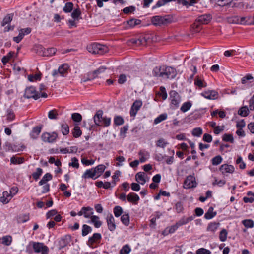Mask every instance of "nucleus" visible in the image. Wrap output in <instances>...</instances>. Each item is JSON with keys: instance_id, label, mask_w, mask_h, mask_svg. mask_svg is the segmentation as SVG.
I'll return each instance as SVG.
<instances>
[{"instance_id": "f257e3e1", "label": "nucleus", "mask_w": 254, "mask_h": 254, "mask_svg": "<svg viewBox=\"0 0 254 254\" xmlns=\"http://www.w3.org/2000/svg\"><path fill=\"white\" fill-rule=\"evenodd\" d=\"M153 76L156 77H161L163 79H173L177 74L176 69L171 66L162 65L155 66L152 70Z\"/></svg>"}, {"instance_id": "f03ea898", "label": "nucleus", "mask_w": 254, "mask_h": 254, "mask_svg": "<svg viewBox=\"0 0 254 254\" xmlns=\"http://www.w3.org/2000/svg\"><path fill=\"white\" fill-rule=\"evenodd\" d=\"M32 248L34 252L36 253H41V254H48L49 248L43 243L30 241L26 248V251L29 253H31L32 251L30 250Z\"/></svg>"}, {"instance_id": "7ed1b4c3", "label": "nucleus", "mask_w": 254, "mask_h": 254, "mask_svg": "<svg viewBox=\"0 0 254 254\" xmlns=\"http://www.w3.org/2000/svg\"><path fill=\"white\" fill-rule=\"evenodd\" d=\"M173 20V16L171 15H156L151 17V22L153 25L156 26H162L171 23Z\"/></svg>"}, {"instance_id": "20e7f679", "label": "nucleus", "mask_w": 254, "mask_h": 254, "mask_svg": "<svg viewBox=\"0 0 254 254\" xmlns=\"http://www.w3.org/2000/svg\"><path fill=\"white\" fill-rule=\"evenodd\" d=\"M24 96L27 99L33 98L34 100H37L40 97H47V94L45 92L39 93L35 87L30 86L25 89Z\"/></svg>"}, {"instance_id": "39448f33", "label": "nucleus", "mask_w": 254, "mask_h": 254, "mask_svg": "<svg viewBox=\"0 0 254 254\" xmlns=\"http://www.w3.org/2000/svg\"><path fill=\"white\" fill-rule=\"evenodd\" d=\"M88 51L92 54L103 55L109 51L108 47L103 44L94 43L87 47Z\"/></svg>"}, {"instance_id": "423d86ee", "label": "nucleus", "mask_w": 254, "mask_h": 254, "mask_svg": "<svg viewBox=\"0 0 254 254\" xmlns=\"http://www.w3.org/2000/svg\"><path fill=\"white\" fill-rule=\"evenodd\" d=\"M170 108L175 110L179 108L181 102V97L175 90H171L169 93Z\"/></svg>"}, {"instance_id": "0eeeda50", "label": "nucleus", "mask_w": 254, "mask_h": 254, "mask_svg": "<svg viewBox=\"0 0 254 254\" xmlns=\"http://www.w3.org/2000/svg\"><path fill=\"white\" fill-rule=\"evenodd\" d=\"M34 49L38 55L43 57H51L55 55L57 52V49L55 48H45L41 45L35 46Z\"/></svg>"}, {"instance_id": "6e6552de", "label": "nucleus", "mask_w": 254, "mask_h": 254, "mask_svg": "<svg viewBox=\"0 0 254 254\" xmlns=\"http://www.w3.org/2000/svg\"><path fill=\"white\" fill-rule=\"evenodd\" d=\"M94 121L98 126L108 127L111 124V118L103 116V112H100L94 115Z\"/></svg>"}, {"instance_id": "1a4fd4ad", "label": "nucleus", "mask_w": 254, "mask_h": 254, "mask_svg": "<svg viewBox=\"0 0 254 254\" xmlns=\"http://www.w3.org/2000/svg\"><path fill=\"white\" fill-rule=\"evenodd\" d=\"M69 66L67 64H64L60 65L58 69H55L52 71V75L57 77L60 75L61 76H65L68 73Z\"/></svg>"}, {"instance_id": "9d476101", "label": "nucleus", "mask_w": 254, "mask_h": 254, "mask_svg": "<svg viewBox=\"0 0 254 254\" xmlns=\"http://www.w3.org/2000/svg\"><path fill=\"white\" fill-rule=\"evenodd\" d=\"M102 236L100 233H94L87 241V245L91 248H95L100 243Z\"/></svg>"}, {"instance_id": "9b49d317", "label": "nucleus", "mask_w": 254, "mask_h": 254, "mask_svg": "<svg viewBox=\"0 0 254 254\" xmlns=\"http://www.w3.org/2000/svg\"><path fill=\"white\" fill-rule=\"evenodd\" d=\"M141 21L140 19L132 18L123 22L122 25L125 29H129L134 28L135 26L140 24Z\"/></svg>"}, {"instance_id": "f8f14e48", "label": "nucleus", "mask_w": 254, "mask_h": 254, "mask_svg": "<svg viewBox=\"0 0 254 254\" xmlns=\"http://www.w3.org/2000/svg\"><path fill=\"white\" fill-rule=\"evenodd\" d=\"M196 185L195 177L192 175H189L186 178L183 187L185 189H190L196 187Z\"/></svg>"}, {"instance_id": "ddd939ff", "label": "nucleus", "mask_w": 254, "mask_h": 254, "mask_svg": "<svg viewBox=\"0 0 254 254\" xmlns=\"http://www.w3.org/2000/svg\"><path fill=\"white\" fill-rule=\"evenodd\" d=\"M58 136L57 133L53 132L52 133L45 132L42 135V139L44 142L53 143L55 141Z\"/></svg>"}, {"instance_id": "4468645a", "label": "nucleus", "mask_w": 254, "mask_h": 254, "mask_svg": "<svg viewBox=\"0 0 254 254\" xmlns=\"http://www.w3.org/2000/svg\"><path fill=\"white\" fill-rule=\"evenodd\" d=\"M254 110V94L248 101V105H244L239 109V112H248Z\"/></svg>"}, {"instance_id": "2eb2a0df", "label": "nucleus", "mask_w": 254, "mask_h": 254, "mask_svg": "<svg viewBox=\"0 0 254 254\" xmlns=\"http://www.w3.org/2000/svg\"><path fill=\"white\" fill-rule=\"evenodd\" d=\"M212 15L210 14H204L199 16L196 19V22L200 24H207L212 19Z\"/></svg>"}, {"instance_id": "dca6fc26", "label": "nucleus", "mask_w": 254, "mask_h": 254, "mask_svg": "<svg viewBox=\"0 0 254 254\" xmlns=\"http://www.w3.org/2000/svg\"><path fill=\"white\" fill-rule=\"evenodd\" d=\"M106 222L108 229L111 232L114 231L116 228V225L115 222V219L112 214H110L107 215L106 217Z\"/></svg>"}, {"instance_id": "f3484780", "label": "nucleus", "mask_w": 254, "mask_h": 254, "mask_svg": "<svg viewBox=\"0 0 254 254\" xmlns=\"http://www.w3.org/2000/svg\"><path fill=\"white\" fill-rule=\"evenodd\" d=\"M201 95L206 99H215L218 97V93L215 90L205 91L201 93Z\"/></svg>"}, {"instance_id": "a211bd4d", "label": "nucleus", "mask_w": 254, "mask_h": 254, "mask_svg": "<svg viewBox=\"0 0 254 254\" xmlns=\"http://www.w3.org/2000/svg\"><path fill=\"white\" fill-rule=\"evenodd\" d=\"M127 198L129 202L134 205L137 204L140 199L139 196L134 192H130L127 195Z\"/></svg>"}, {"instance_id": "6ab92c4d", "label": "nucleus", "mask_w": 254, "mask_h": 254, "mask_svg": "<svg viewBox=\"0 0 254 254\" xmlns=\"http://www.w3.org/2000/svg\"><path fill=\"white\" fill-rule=\"evenodd\" d=\"M83 179H88L91 178L93 180H95L98 177L96 176L93 168L91 169H87L85 171L84 174L82 176Z\"/></svg>"}, {"instance_id": "aec40b11", "label": "nucleus", "mask_w": 254, "mask_h": 254, "mask_svg": "<svg viewBox=\"0 0 254 254\" xmlns=\"http://www.w3.org/2000/svg\"><path fill=\"white\" fill-rule=\"evenodd\" d=\"M219 169L223 174L226 173H232L234 172L235 170L234 167L232 165L226 164L222 165Z\"/></svg>"}, {"instance_id": "412c9836", "label": "nucleus", "mask_w": 254, "mask_h": 254, "mask_svg": "<svg viewBox=\"0 0 254 254\" xmlns=\"http://www.w3.org/2000/svg\"><path fill=\"white\" fill-rule=\"evenodd\" d=\"M182 225L181 224V221L176 223L175 225L167 227L164 231L163 234L167 235L174 233L178 228V227Z\"/></svg>"}, {"instance_id": "4be33fe9", "label": "nucleus", "mask_w": 254, "mask_h": 254, "mask_svg": "<svg viewBox=\"0 0 254 254\" xmlns=\"http://www.w3.org/2000/svg\"><path fill=\"white\" fill-rule=\"evenodd\" d=\"M71 241V237L70 235H66L62 238L59 242L60 246L61 248L65 247L70 245Z\"/></svg>"}, {"instance_id": "5701e85b", "label": "nucleus", "mask_w": 254, "mask_h": 254, "mask_svg": "<svg viewBox=\"0 0 254 254\" xmlns=\"http://www.w3.org/2000/svg\"><path fill=\"white\" fill-rule=\"evenodd\" d=\"M72 11L71 16L72 19L77 20V21H79V19H82V12L78 5H77V7L73 9Z\"/></svg>"}, {"instance_id": "b1692460", "label": "nucleus", "mask_w": 254, "mask_h": 254, "mask_svg": "<svg viewBox=\"0 0 254 254\" xmlns=\"http://www.w3.org/2000/svg\"><path fill=\"white\" fill-rule=\"evenodd\" d=\"M146 176L147 175L145 173L140 172L136 174L135 180L137 182H138L140 184L144 185L146 182V180L145 179Z\"/></svg>"}, {"instance_id": "393cba45", "label": "nucleus", "mask_w": 254, "mask_h": 254, "mask_svg": "<svg viewBox=\"0 0 254 254\" xmlns=\"http://www.w3.org/2000/svg\"><path fill=\"white\" fill-rule=\"evenodd\" d=\"M139 161L141 163L145 162L149 157V153L145 150H141L139 153Z\"/></svg>"}, {"instance_id": "a878e982", "label": "nucleus", "mask_w": 254, "mask_h": 254, "mask_svg": "<svg viewBox=\"0 0 254 254\" xmlns=\"http://www.w3.org/2000/svg\"><path fill=\"white\" fill-rule=\"evenodd\" d=\"M131 43L136 46L145 45L147 43L146 39L143 37H140L138 39L133 38L131 40Z\"/></svg>"}, {"instance_id": "bb28decb", "label": "nucleus", "mask_w": 254, "mask_h": 254, "mask_svg": "<svg viewBox=\"0 0 254 254\" xmlns=\"http://www.w3.org/2000/svg\"><path fill=\"white\" fill-rule=\"evenodd\" d=\"M12 198L11 195L6 191L2 193V196L0 197V201L3 204L8 203Z\"/></svg>"}, {"instance_id": "cd10ccee", "label": "nucleus", "mask_w": 254, "mask_h": 254, "mask_svg": "<svg viewBox=\"0 0 254 254\" xmlns=\"http://www.w3.org/2000/svg\"><path fill=\"white\" fill-rule=\"evenodd\" d=\"M106 168V167L103 164H100L97 166L96 167L93 168L98 178L102 175V174L104 172Z\"/></svg>"}, {"instance_id": "c85d7f7f", "label": "nucleus", "mask_w": 254, "mask_h": 254, "mask_svg": "<svg viewBox=\"0 0 254 254\" xmlns=\"http://www.w3.org/2000/svg\"><path fill=\"white\" fill-rule=\"evenodd\" d=\"M41 129L42 127L39 126L33 127L30 134L31 137L33 139L37 138L41 131Z\"/></svg>"}, {"instance_id": "c756f323", "label": "nucleus", "mask_w": 254, "mask_h": 254, "mask_svg": "<svg viewBox=\"0 0 254 254\" xmlns=\"http://www.w3.org/2000/svg\"><path fill=\"white\" fill-rule=\"evenodd\" d=\"M156 96L165 100L167 98V93L166 88L164 86H161L159 88V91L156 93Z\"/></svg>"}, {"instance_id": "7c9ffc66", "label": "nucleus", "mask_w": 254, "mask_h": 254, "mask_svg": "<svg viewBox=\"0 0 254 254\" xmlns=\"http://www.w3.org/2000/svg\"><path fill=\"white\" fill-rule=\"evenodd\" d=\"M13 17V14H7L3 18L1 22V26L2 27L5 26L6 24H9L12 21Z\"/></svg>"}, {"instance_id": "2f4dec72", "label": "nucleus", "mask_w": 254, "mask_h": 254, "mask_svg": "<svg viewBox=\"0 0 254 254\" xmlns=\"http://www.w3.org/2000/svg\"><path fill=\"white\" fill-rule=\"evenodd\" d=\"M82 210L84 212V217L86 218H90L93 216V208L90 207H83Z\"/></svg>"}, {"instance_id": "473e14b6", "label": "nucleus", "mask_w": 254, "mask_h": 254, "mask_svg": "<svg viewBox=\"0 0 254 254\" xmlns=\"http://www.w3.org/2000/svg\"><path fill=\"white\" fill-rule=\"evenodd\" d=\"M91 221L93 223L96 228H99L102 225V222L100 220L99 217L96 215H93L91 217Z\"/></svg>"}, {"instance_id": "72a5a7b5", "label": "nucleus", "mask_w": 254, "mask_h": 254, "mask_svg": "<svg viewBox=\"0 0 254 254\" xmlns=\"http://www.w3.org/2000/svg\"><path fill=\"white\" fill-rule=\"evenodd\" d=\"M213 208L210 207L209 208L207 212L204 215V218L206 219H211L216 215V212L213 211Z\"/></svg>"}, {"instance_id": "f704fd0d", "label": "nucleus", "mask_w": 254, "mask_h": 254, "mask_svg": "<svg viewBox=\"0 0 254 254\" xmlns=\"http://www.w3.org/2000/svg\"><path fill=\"white\" fill-rule=\"evenodd\" d=\"M142 105V102L141 100H136L132 105L130 111H138Z\"/></svg>"}, {"instance_id": "c9c22d12", "label": "nucleus", "mask_w": 254, "mask_h": 254, "mask_svg": "<svg viewBox=\"0 0 254 254\" xmlns=\"http://www.w3.org/2000/svg\"><path fill=\"white\" fill-rule=\"evenodd\" d=\"M219 225V223H217L215 222H211L208 225V227L207 228V231L214 232L218 229Z\"/></svg>"}, {"instance_id": "e433bc0d", "label": "nucleus", "mask_w": 254, "mask_h": 254, "mask_svg": "<svg viewBox=\"0 0 254 254\" xmlns=\"http://www.w3.org/2000/svg\"><path fill=\"white\" fill-rule=\"evenodd\" d=\"M52 179V175L49 173L44 175L42 179L39 181V185L41 186L45 184L47 182Z\"/></svg>"}, {"instance_id": "4c0bfd02", "label": "nucleus", "mask_w": 254, "mask_h": 254, "mask_svg": "<svg viewBox=\"0 0 254 254\" xmlns=\"http://www.w3.org/2000/svg\"><path fill=\"white\" fill-rule=\"evenodd\" d=\"M96 77L94 75L93 71L89 72L87 73L86 75H84L83 77L82 78V80L83 82H86L88 81H91L94 79H95Z\"/></svg>"}, {"instance_id": "58836bf2", "label": "nucleus", "mask_w": 254, "mask_h": 254, "mask_svg": "<svg viewBox=\"0 0 254 254\" xmlns=\"http://www.w3.org/2000/svg\"><path fill=\"white\" fill-rule=\"evenodd\" d=\"M73 3L71 2H68L65 4L64 6L63 7V11L66 13L72 12L73 9Z\"/></svg>"}, {"instance_id": "ea45409f", "label": "nucleus", "mask_w": 254, "mask_h": 254, "mask_svg": "<svg viewBox=\"0 0 254 254\" xmlns=\"http://www.w3.org/2000/svg\"><path fill=\"white\" fill-rule=\"evenodd\" d=\"M194 84L200 88L205 87L207 86V83L198 76L194 80Z\"/></svg>"}, {"instance_id": "a19ab883", "label": "nucleus", "mask_w": 254, "mask_h": 254, "mask_svg": "<svg viewBox=\"0 0 254 254\" xmlns=\"http://www.w3.org/2000/svg\"><path fill=\"white\" fill-rule=\"evenodd\" d=\"M121 221L122 223L126 226L129 224V216L128 213H125L121 216Z\"/></svg>"}, {"instance_id": "79ce46f5", "label": "nucleus", "mask_w": 254, "mask_h": 254, "mask_svg": "<svg viewBox=\"0 0 254 254\" xmlns=\"http://www.w3.org/2000/svg\"><path fill=\"white\" fill-rule=\"evenodd\" d=\"M136 10V7L134 6L131 5L128 7H126L122 9L123 12L125 14H130L134 13V12Z\"/></svg>"}, {"instance_id": "37998d69", "label": "nucleus", "mask_w": 254, "mask_h": 254, "mask_svg": "<svg viewBox=\"0 0 254 254\" xmlns=\"http://www.w3.org/2000/svg\"><path fill=\"white\" fill-rule=\"evenodd\" d=\"M192 102L188 101L184 103L180 107V111H188L192 106Z\"/></svg>"}, {"instance_id": "c03bdc74", "label": "nucleus", "mask_w": 254, "mask_h": 254, "mask_svg": "<svg viewBox=\"0 0 254 254\" xmlns=\"http://www.w3.org/2000/svg\"><path fill=\"white\" fill-rule=\"evenodd\" d=\"M42 74L39 72L34 75L31 74L28 76V79L29 81L33 82L34 81L40 80L42 78Z\"/></svg>"}, {"instance_id": "a18cd8bd", "label": "nucleus", "mask_w": 254, "mask_h": 254, "mask_svg": "<svg viewBox=\"0 0 254 254\" xmlns=\"http://www.w3.org/2000/svg\"><path fill=\"white\" fill-rule=\"evenodd\" d=\"M242 223L247 228H252L254 226V222L252 219H245L242 221Z\"/></svg>"}, {"instance_id": "49530a36", "label": "nucleus", "mask_w": 254, "mask_h": 254, "mask_svg": "<svg viewBox=\"0 0 254 254\" xmlns=\"http://www.w3.org/2000/svg\"><path fill=\"white\" fill-rule=\"evenodd\" d=\"M72 133L73 137L75 138H78L80 137L82 134V131L80 128V127L78 126L74 127L73 130L72 131Z\"/></svg>"}, {"instance_id": "de8ad7c7", "label": "nucleus", "mask_w": 254, "mask_h": 254, "mask_svg": "<svg viewBox=\"0 0 254 254\" xmlns=\"http://www.w3.org/2000/svg\"><path fill=\"white\" fill-rule=\"evenodd\" d=\"M160 215H159V214H156L155 215H152L151 216V218L150 220V223L149 224L150 227H151L152 228H155V226H156V220L159 219L160 218Z\"/></svg>"}, {"instance_id": "09e8293b", "label": "nucleus", "mask_w": 254, "mask_h": 254, "mask_svg": "<svg viewBox=\"0 0 254 254\" xmlns=\"http://www.w3.org/2000/svg\"><path fill=\"white\" fill-rule=\"evenodd\" d=\"M113 213L116 217H119L123 214V210L121 206H116L113 208Z\"/></svg>"}, {"instance_id": "8fccbe9b", "label": "nucleus", "mask_w": 254, "mask_h": 254, "mask_svg": "<svg viewBox=\"0 0 254 254\" xmlns=\"http://www.w3.org/2000/svg\"><path fill=\"white\" fill-rule=\"evenodd\" d=\"M92 228L90 226L84 224L82 227V235L83 236H86L92 231Z\"/></svg>"}, {"instance_id": "3c124183", "label": "nucleus", "mask_w": 254, "mask_h": 254, "mask_svg": "<svg viewBox=\"0 0 254 254\" xmlns=\"http://www.w3.org/2000/svg\"><path fill=\"white\" fill-rule=\"evenodd\" d=\"M25 159L22 157H15L13 156L10 159L11 163L14 164H20L24 163Z\"/></svg>"}, {"instance_id": "603ef678", "label": "nucleus", "mask_w": 254, "mask_h": 254, "mask_svg": "<svg viewBox=\"0 0 254 254\" xmlns=\"http://www.w3.org/2000/svg\"><path fill=\"white\" fill-rule=\"evenodd\" d=\"M168 144L167 141L165 139L161 138L156 142V145L157 147L161 148H165L166 146Z\"/></svg>"}, {"instance_id": "864d4df0", "label": "nucleus", "mask_w": 254, "mask_h": 254, "mask_svg": "<svg viewBox=\"0 0 254 254\" xmlns=\"http://www.w3.org/2000/svg\"><path fill=\"white\" fill-rule=\"evenodd\" d=\"M167 118V115L166 113H163L159 115L155 119L154 121V123L155 124H158L161 123L162 121L166 120Z\"/></svg>"}, {"instance_id": "5fc2aeb1", "label": "nucleus", "mask_w": 254, "mask_h": 254, "mask_svg": "<svg viewBox=\"0 0 254 254\" xmlns=\"http://www.w3.org/2000/svg\"><path fill=\"white\" fill-rule=\"evenodd\" d=\"M227 231L226 229H222L219 234V239L221 242H225L227 240Z\"/></svg>"}, {"instance_id": "6e6d98bb", "label": "nucleus", "mask_w": 254, "mask_h": 254, "mask_svg": "<svg viewBox=\"0 0 254 254\" xmlns=\"http://www.w3.org/2000/svg\"><path fill=\"white\" fill-rule=\"evenodd\" d=\"M69 166L78 169L79 167L78 159L76 157L72 158L71 162L69 163Z\"/></svg>"}, {"instance_id": "4d7b16f0", "label": "nucleus", "mask_w": 254, "mask_h": 254, "mask_svg": "<svg viewBox=\"0 0 254 254\" xmlns=\"http://www.w3.org/2000/svg\"><path fill=\"white\" fill-rule=\"evenodd\" d=\"M202 129L200 127H196L192 130V135L196 137H200L202 134Z\"/></svg>"}, {"instance_id": "13d9d810", "label": "nucleus", "mask_w": 254, "mask_h": 254, "mask_svg": "<svg viewBox=\"0 0 254 254\" xmlns=\"http://www.w3.org/2000/svg\"><path fill=\"white\" fill-rule=\"evenodd\" d=\"M42 173H43L42 169L40 168H38L36 169V171L35 172H34L32 174V176L33 179L36 181L39 178V177L42 175Z\"/></svg>"}, {"instance_id": "bf43d9fd", "label": "nucleus", "mask_w": 254, "mask_h": 254, "mask_svg": "<svg viewBox=\"0 0 254 254\" xmlns=\"http://www.w3.org/2000/svg\"><path fill=\"white\" fill-rule=\"evenodd\" d=\"M233 0H218V5L221 7L228 6L231 4Z\"/></svg>"}, {"instance_id": "052dcab7", "label": "nucleus", "mask_w": 254, "mask_h": 254, "mask_svg": "<svg viewBox=\"0 0 254 254\" xmlns=\"http://www.w3.org/2000/svg\"><path fill=\"white\" fill-rule=\"evenodd\" d=\"M222 161V158L220 155H218L213 158L211 160L212 164L213 165L220 164Z\"/></svg>"}, {"instance_id": "680f3d73", "label": "nucleus", "mask_w": 254, "mask_h": 254, "mask_svg": "<svg viewBox=\"0 0 254 254\" xmlns=\"http://www.w3.org/2000/svg\"><path fill=\"white\" fill-rule=\"evenodd\" d=\"M61 131L63 135H66L69 132V127L66 124H63L61 126Z\"/></svg>"}, {"instance_id": "e2e57ef3", "label": "nucleus", "mask_w": 254, "mask_h": 254, "mask_svg": "<svg viewBox=\"0 0 254 254\" xmlns=\"http://www.w3.org/2000/svg\"><path fill=\"white\" fill-rule=\"evenodd\" d=\"M131 251V249L128 245L124 246L120 251V254H128Z\"/></svg>"}, {"instance_id": "0e129e2a", "label": "nucleus", "mask_w": 254, "mask_h": 254, "mask_svg": "<svg viewBox=\"0 0 254 254\" xmlns=\"http://www.w3.org/2000/svg\"><path fill=\"white\" fill-rule=\"evenodd\" d=\"M222 139L223 141L226 142H230L231 143H233L234 142V138L232 134L226 133L223 135Z\"/></svg>"}, {"instance_id": "69168bd1", "label": "nucleus", "mask_w": 254, "mask_h": 254, "mask_svg": "<svg viewBox=\"0 0 254 254\" xmlns=\"http://www.w3.org/2000/svg\"><path fill=\"white\" fill-rule=\"evenodd\" d=\"M12 242V237L10 236H4L2 238V244L6 246H9Z\"/></svg>"}, {"instance_id": "338daca9", "label": "nucleus", "mask_w": 254, "mask_h": 254, "mask_svg": "<svg viewBox=\"0 0 254 254\" xmlns=\"http://www.w3.org/2000/svg\"><path fill=\"white\" fill-rule=\"evenodd\" d=\"M236 164L239 165V168L241 169H244L246 168V164L243 161L242 158L239 156L236 160Z\"/></svg>"}, {"instance_id": "774afa93", "label": "nucleus", "mask_w": 254, "mask_h": 254, "mask_svg": "<svg viewBox=\"0 0 254 254\" xmlns=\"http://www.w3.org/2000/svg\"><path fill=\"white\" fill-rule=\"evenodd\" d=\"M211 252L209 250L204 248L198 249L196 251V254H211Z\"/></svg>"}]
</instances>
